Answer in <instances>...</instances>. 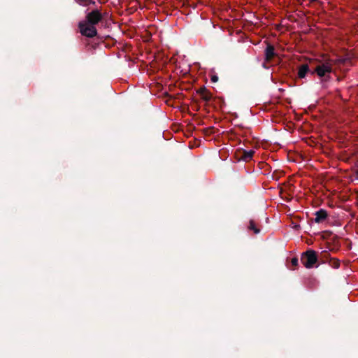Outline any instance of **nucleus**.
Segmentation results:
<instances>
[{"label":"nucleus","instance_id":"1","mask_svg":"<svg viewBox=\"0 0 358 358\" xmlns=\"http://www.w3.org/2000/svg\"><path fill=\"white\" fill-rule=\"evenodd\" d=\"M103 19V15L99 8H94L85 15V20L78 23L80 33L87 38H93L97 35L96 25Z\"/></svg>","mask_w":358,"mask_h":358},{"label":"nucleus","instance_id":"2","mask_svg":"<svg viewBox=\"0 0 358 358\" xmlns=\"http://www.w3.org/2000/svg\"><path fill=\"white\" fill-rule=\"evenodd\" d=\"M334 61L331 59L327 58L322 61H319L315 69L311 71V74L316 73L324 81L330 79V73L332 72Z\"/></svg>","mask_w":358,"mask_h":358},{"label":"nucleus","instance_id":"3","mask_svg":"<svg viewBox=\"0 0 358 358\" xmlns=\"http://www.w3.org/2000/svg\"><path fill=\"white\" fill-rule=\"evenodd\" d=\"M301 262L306 268H313L318 262L317 252L313 250H308L301 254Z\"/></svg>","mask_w":358,"mask_h":358},{"label":"nucleus","instance_id":"4","mask_svg":"<svg viewBox=\"0 0 358 358\" xmlns=\"http://www.w3.org/2000/svg\"><path fill=\"white\" fill-rule=\"evenodd\" d=\"M315 222L316 223L323 222L328 217V213L324 209H320L319 210L315 213Z\"/></svg>","mask_w":358,"mask_h":358},{"label":"nucleus","instance_id":"5","mask_svg":"<svg viewBox=\"0 0 358 358\" xmlns=\"http://www.w3.org/2000/svg\"><path fill=\"white\" fill-rule=\"evenodd\" d=\"M275 55L274 46L271 44H268L265 50V60L271 62Z\"/></svg>","mask_w":358,"mask_h":358},{"label":"nucleus","instance_id":"6","mask_svg":"<svg viewBox=\"0 0 358 358\" xmlns=\"http://www.w3.org/2000/svg\"><path fill=\"white\" fill-rule=\"evenodd\" d=\"M310 72L309 66L307 64H303L299 66L298 77L299 78H304L306 74Z\"/></svg>","mask_w":358,"mask_h":358},{"label":"nucleus","instance_id":"7","mask_svg":"<svg viewBox=\"0 0 358 358\" xmlns=\"http://www.w3.org/2000/svg\"><path fill=\"white\" fill-rule=\"evenodd\" d=\"M254 153H255V151H253L252 150H248V151L243 150V152H241V159L245 162H248L252 158Z\"/></svg>","mask_w":358,"mask_h":358},{"label":"nucleus","instance_id":"8","mask_svg":"<svg viewBox=\"0 0 358 358\" xmlns=\"http://www.w3.org/2000/svg\"><path fill=\"white\" fill-rule=\"evenodd\" d=\"M330 254L327 251H323L321 252L320 256L318 257V261H320L322 263H328L329 262Z\"/></svg>","mask_w":358,"mask_h":358},{"label":"nucleus","instance_id":"9","mask_svg":"<svg viewBox=\"0 0 358 358\" xmlns=\"http://www.w3.org/2000/svg\"><path fill=\"white\" fill-rule=\"evenodd\" d=\"M75 1L82 6H87L89 5L96 6L94 0H75Z\"/></svg>","mask_w":358,"mask_h":358},{"label":"nucleus","instance_id":"10","mask_svg":"<svg viewBox=\"0 0 358 358\" xmlns=\"http://www.w3.org/2000/svg\"><path fill=\"white\" fill-rule=\"evenodd\" d=\"M329 265L333 268H338L340 266V261L336 258L329 259Z\"/></svg>","mask_w":358,"mask_h":358},{"label":"nucleus","instance_id":"11","mask_svg":"<svg viewBox=\"0 0 358 358\" xmlns=\"http://www.w3.org/2000/svg\"><path fill=\"white\" fill-rule=\"evenodd\" d=\"M248 229L252 230L255 234L260 232V229L256 226L255 222L252 220L249 222Z\"/></svg>","mask_w":358,"mask_h":358},{"label":"nucleus","instance_id":"12","mask_svg":"<svg viewBox=\"0 0 358 358\" xmlns=\"http://www.w3.org/2000/svg\"><path fill=\"white\" fill-rule=\"evenodd\" d=\"M200 96L202 100H203L206 102H208L211 99L212 94L209 91H208L207 92L203 94Z\"/></svg>","mask_w":358,"mask_h":358},{"label":"nucleus","instance_id":"13","mask_svg":"<svg viewBox=\"0 0 358 358\" xmlns=\"http://www.w3.org/2000/svg\"><path fill=\"white\" fill-rule=\"evenodd\" d=\"M291 264L293 266V270L296 269L299 266V259L297 257H293L291 259Z\"/></svg>","mask_w":358,"mask_h":358},{"label":"nucleus","instance_id":"14","mask_svg":"<svg viewBox=\"0 0 358 358\" xmlns=\"http://www.w3.org/2000/svg\"><path fill=\"white\" fill-rule=\"evenodd\" d=\"M208 91V90L205 87H201L196 90V93L201 96L203 94H205L206 92H207Z\"/></svg>","mask_w":358,"mask_h":358},{"label":"nucleus","instance_id":"15","mask_svg":"<svg viewBox=\"0 0 358 358\" xmlns=\"http://www.w3.org/2000/svg\"><path fill=\"white\" fill-rule=\"evenodd\" d=\"M210 80L213 83H216L218 80V76L217 75H213Z\"/></svg>","mask_w":358,"mask_h":358},{"label":"nucleus","instance_id":"16","mask_svg":"<svg viewBox=\"0 0 358 358\" xmlns=\"http://www.w3.org/2000/svg\"><path fill=\"white\" fill-rule=\"evenodd\" d=\"M213 127H209V128L206 129L205 130H206V131H209V130H213Z\"/></svg>","mask_w":358,"mask_h":358},{"label":"nucleus","instance_id":"17","mask_svg":"<svg viewBox=\"0 0 358 358\" xmlns=\"http://www.w3.org/2000/svg\"><path fill=\"white\" fill-rule=\"evenodd\" d=\"M339 61H341L342 63H344L345 59H340Z\"/></svg>","mask_w":358,"mask_h":358},{"label":"nucleus","instance_id":"18","mask_svg":"<svg viewBox=\"0 0 358 358\" xmlns=\"http://www.w3.org/2000/svg\"><path fill=\"white\" fill-rule=\"evenodd\" d=\"M311 2L316 1L317 0H310Z\"/></svg>","mask_w":358,"mask_h":358}]
</instances>
